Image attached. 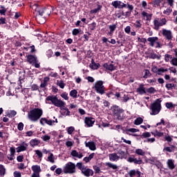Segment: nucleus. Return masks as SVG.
<instances>
[{"mask_svg": "<svg viewBox=\"0 0 177 177\" xmlns=\"http://www.w3.org/2000/svg\"><path fill=\"white\" fill-rule=\"evenodd\" d=\"M34 9L35 12L36 14V19L39 23L41 24H44L45 23L46 19L45 17L42 16H49L50 15V11L48 8H41L37 4H35L32 7Z\"/></svg>", "mask_w": 177, "mask_h": 177, "instance_id": "f257e3e1", "label": "nucleus"}, {"mask_svg": "<svg viewBox=\"0 0 177 177\" xmlns=\"http://www.w3.org/2000/svg\"><path fill=\"white\" fill-rule=\"evenodd\" d=\"M44 111H42L41 109L35 108L28 113V118L30 120V121L37 122V121H38V120L42 117Z\"/></svg>", "mask_w": 177, "mask_h": 177, "instance_id": "f03ea898", "label": "nucleus"}, {"mask_svg": "<svg viewBox=\"0 0 177 177\" xmlns=\"http://www.w3.org/2000/svg\"><path fill=\"white\" fill-rule=\"evenodd\" d=\"M149 109L151 115H157L161 111V100L157 99L153 103L151 104Z\"/></svg>", "mask_w": 177, "mask_h": 177, "instance_id": "7ed1b4c3", "label": "nucleus"}, {"mask_svg": "<svg viewBox=\"0 0 177 177\" xmlns=\"http://www.w3.org/2000/svg\"><path fill=\"white\" fill-rule=\"evenodd\" d=\"M77 168L82 171V174L84 175V176L89 177L93 176V170L88 168V167L84 165L82 162H77L76 164Z\"/></svg>", "mask_w": 177, "mask_h": 177, "instance_id": "20e7f679", "label": "nucleus"}, {"mask_svg": "<svg viewBox=\"0 0 177 177\" xmlns=\"http://www.w3.org/2000/svg\"><path fill=\"white\" fill-rule=\"evenodd\" d=\"M46 100H47L48 102H51V103L54 104V106H55L56 107H63L66 105V103H64V102L57 99V97L55 95L48 96Z\"/></svg>", "mask_w": 177, "mask_h": 177, "instance_id": "39448f33", "label": "nucleus"}, {"mask_svg": "<svg viewBox=\"0 0 177 177\" xmlns=\"http://www.w3.org/2000/svg\"><path fill=\"white\" fill-rule=\"evenodd\" d=\"M112 113L113 114V117L117 120H124V110L121 109V108H120L118 106L114 105L112 107Z\"/></svg>", "mask_w": 177, "mask_h": 177, "instance_id": "423d86ee", "label": "nucleus"}, {"mask_svg": "<svg viewBox=\"0 0 177 177\" xmlns=\"http://www.w3.org/2000/svg\"><path fill=\"white\" fill-rule=\"evenodd\" d=\"M76 167L75 164L72 162H68L65 165L63 168L64 174H70L71 175L73 174H75L76 172Z\"/></svg>", "mask_w": 177, "mask_h": 177, "instance_id": "0eeeda50", "label": "nucleus"}, {"mask_svg": "<svg viewBox=\"0 0 177 177\" xmlns=\"http://www.w3.org/2000/svg\"><path fill=\"white\" fill-rule=\"evenodd\" d=\"M166 24L167 19L165 18H156L153 20L154 30H156V31L160 30V27H162V26H165Z\"/></svg>", "mask_w": 177, "mask_h": 177, "instance_id": "6e6552de", "label": "nucleus"}, {"mask_svg": "<svg viewBox=\"0 0 177 177\" xmlns=\"http://www.w3.org/2000/svg\"><path fill=\"white\" fill-rule=\"evenodd\" d=\"M95 89L97 93H100V95H104L105 88L103 86V82L102 81H98L95 84Z\"/></svg>", "mask_w": 177, "mask_h": 177, "instance_id": "1a4fd4ad", "label": "nucleus"}, {"mask_svg": "<svg viewBox=\"0 0 177 177\" xmlns=\"http://www.w3.org/2000/svg\"><path fill=\"white\" fill-rule=\"evenodd\" d=\"M111 5L117 9H122L123 8H127V4L122 3V1H115L112 2Z\"/></svg>", "mask_w": 177, "mask_h": 177, "instance_id": "9d476101", "label": "nucleus"}, {"mask_svg": "<svg viewBox=\"0 0 177 177\" xmlns=\"http://www.w3.org/2000/svg\"><path fill=\"white\" fill-rule=\"evenodd\" d=\"M127 161L129 162H133L134 164H137L138 165H140V164H143V160L140 158H138V159H136L135 157H129L127 158Z\"/></svg>", "mask_w": 177, "mask_h": 177, "instance_id": "9b49d317", "label": "nucleus"}, {"mask_svg": "<svg viewBox=\"0 0 177 177\" xmlns=\"http://www.w3.org/2000/svg\"><path fill=\"white\" fill-rule=\"evenodd\" d=\"M84 124L88 127H93V124H95V118H85Z\"/></svg>", "mask_w": 177, "mask_h": 177, "instance_id": "f8f14e48", "label": "nucleus"}, {"mask_svg": "<svg viewBox=\"0 0 177 177\" xmlns=\"http://www.w3.org/2000/svg\"><path fill=\"white\" fill-rule=\"evenodd\" d=\"M40 124L41 125H45V124H47V125H50L52 127V125L55 124V120H48L46 118H41L40 120Z\"/></svg>", "mask_w": 177, "mask_h": 177, "instance_id": "ddd939ff", "label": "nucleus"}, {"mask_svg": "<svg viewBox=\"0 0 177 177\" xmlns=\"http://www.w3.org/2000/svg\"><path fill=\"white\" fill-rule=\"evenodd\" d=\"M32 171H33L34 173L32 174L31 177H33L35 175L39 176V173L41 172V167L39 165H33L32 167Z\"/></svg>", "mask_w": 177, "mask_h": 177, "instance_id": "4468645a", "label": "nucleus"}, {"mask_svg": "<svg viewBox=\"0 0 177 177\" xmlns=\"http://www.w3.org/2000/svg\"><path fill=\"white\" fill-rule=\"evenodd\" d=\"M109 157L110 161H113L115 162H117V161L120 160V156H118V154H117L116 153H109Z\"/></svg>", "mask_w": 177, "mask_h": 177, "instance_id": "2eb2a0df", "label": "nucleus"}, {"mask_svg": "<svg viewBox=\"0 0 177 177\" xmlns=\"http://www.w3.org/2000/svg\"><path fill=\"white\" fill-rule=\"evenodd\" d=\"M27 62H28L30 64H34V63H38V59H37V56L30 55L27 56Z\"/></svg>", "mask_w": 177, "mask_h": 177, "instance_id": "dca6fc26", "label": "nucleus"}, {"mask_svg": "<svg viewBox=\"0 0 177 177\" xmlns=\"http://www.w3.org/2000/svg\"><path fill=\"white\" fill-rule=\"evenodd\" d=\"M162 35H164L167 39H172V32H171V30L163 29Z\"/></svg>", "mask_w": 177, "mask_h": 177, "instance_id": "f3484780", "label": "nucleus"}, {"mask_svg": "<svg viewBox=\"0 0 177 177\" xmlns=\"http://www.w3.org/2000/svg\"><path fill=\"white\" fill-rule=\"evenodd\" d=\"M71 154L73 157H76V158H82L84 157L82 152H78L77 150H73Z\"/></svg>", "mask_w": 177, "mask_h": 177, "instance_id": "a211bd4d", "label": "nucleus"}, {"mask_svg": "<svg viewBox=\"0 0 177 177\" xmlns=\"http://www.w3.org/2000/svg\"><path fill=\"white\" fill-rule=\"evenodd\" d=\"M148 42H149L150 46H154V44L158 41V37H149L147 39Z\"/></svg>", "mask_w": 177, "mask_h": 177, "instance_id": "6ab92c4d", "label": "nucleus"}, {"mask_svg": "<svg viewBox=\"0 0 177 177\" xmlns=\"http://www.w3.org/2000/svg\"><path fill=\"white\" fill-rule=\"evenodd\" d=\"M129 174L130 177H140V171H136L135 169L131 170Z\"/></svg>", "mask_w": 177, "mask_h": 177, "instance_id": "aec40b11", "label": "nucleus"}, {"mask_svg": "<svg viewBox=\"0 0 177 177\" xmlns=\"http://www.w3.org/2000/svg\"><path fill=\"white\" fill-rule=\"evenodd\" d=\"M141 15L142 16L143 19L147 21H150V20H151V16H153L152 14H149L145 11L141 13Z\"/></svg>", "mask_w": 177, "mask_h": 177, "instance_id": "412c9836", "label": "nucleus"}, {"mask_svg": "<svg viewBox=\"0 0 177 177\" xmlns=\"http://www.w3.org/2000/svg\"><path fill=\"white\" fill-rule=\"evenodd\" d=\"M86 147H88L90 150H96V145H95V142H85Z\"/></svg>", "mask_w": 177, "mask_h": 177, "instance_id": "4be33fe9", "label": "nucleus"}, {"mask_svg": "<svg viewBox=\"0 0 177 177\" xmlns=\"http://www.w3.org/2000/svg\"><path fill=\"white\" fill-rule=\"evenodd\" d=\"M137 92L140 94V95H145V93H146L147 90L145 88V86H143V84H140L139 86V87L137 88Z\"/></svg>", "mask_w": 177, "mask_h": 177, "instance_id": "5701e85b", "label": "nucleus"}, {"mask_svg": "<svg viewBox=\"0 0 177 177\" xmlns=\"http://www.w3.org/2000/svg\"><path fill=\"white\" fill-rule=\"evenodd\" d=\"M103 67H104V68H106V70H109V71H114V70H115V67L114 65L112 64H104L103 65Z\"/></svg>", "mask_w": 177, "mask_h": 177, "instance_id": "b1692460", "label": "nucleus"}, {"mask_svg": "<svg viewBox=\"0 0 177 177\" xmlns=\"http://www.w3.org/2000/svg\"><path fill=\"white\" fill-rule=\"evenodd\" d=\"M100 67V64H96L95 62V59L91 60V64H90V68H92L93 70H97Z\"/></svg>", "mask_w": 177, "mask_h": 177, "instance_id": "393cba45", "label": "nucleus"}, {"mask_svg": "<svg viewBox=\"0 0 177 177\" xmlns=\"http://www.w3.org/2000/svg\"><path fill=\"white\" fill-rule=\"evenodd\" d=\"M118 153L120 155V160H127V153H125V151L120 149L118 152Z\"/></svg>", "mask_w": 177, "mask_h": 177, "instance_id": "a878e982", "label": "nucleus"}, {"mask_svg": "<svg viewBox=\"0 0 177 177\" xmlns=\"http://www.w3.org/2000/svg\"><path fill=\"white\" fill-rule=\"evenodd\" d=\"M168 167L169 169H174L175 168V164L174 163V161L172 159H169L167 162Z\"/></svg>", "mask_w": 177, "mask_h": 177, "instance_id": "bb28decb", "label": "nucleus"}, {"mask_svg": "<svg viewBox=\"0 0 177 177\" xmlns=\"http://www.w3.org/2000/svg\"><path fill=\"white\" fill-rule=\"evenodd\" d=\"M27 144H25L24 145H21L20 147H18L17 148V153H20L21 151H25V150H27Z\"/></svg>", "mask_w": 177, "mask_h": 177, "instance_id": "cd10ccee", "label": "nucleus"}, {"mask_svg": "<svg viewBox=\"0 0 177 177\" xmlns=\"http://www.w3.org/2000/svg\"><path fill=\"white\" fill-rule=\"evenodd\" d=\"M105 165L106 167H108V168H111L112 169H117L118 168V166H117V165H114L111 162H106Z\"/></svg>", "mask_w": 177, "mask_h": 177, "instance_id": "c85d7f7f", "label": "nucleus"}, {"mask_svg": "<svg viewBox=\"0 0 177 177\" xmlns=\"http://www.w3.org/2000/svg\"><path fill=\"white\" fill-rule=\"evenodd\" d=\"M47 161H49L51 164H55V156H53V153H50L47 158Z\"/></svg>", "mask_w": 177, "mask_h": 177, "instance_id": "c756f323", "label": "nucleus"}, {"mask_svg": "<svg viewBox=\"0 0 177 177\" xmlns=\"http://www.w3.org/2000/svg\"><path fill=\"white\" fill-rule=\"evenodd\" d=\"M100 10H102V6L98 5L97 6V8L95 9H93L91 10V13L93 14V13H99V12H100Z\"/></svg>", "mask_w": 177, "mask_h": 177, "instance_id": "7c9ffc66", "label": "nucleus"}, {"mask_svg": "<svg viewBox=\"0 0 177 177\" xmlns=\"http://www.w3.org/2000/svg\"><path fill=\"white\" fill-rule=\"evenodd\" d=\"M5 174H6V169L3 165H0V176H5Z\"/></svg>", "mask_w": 177, "mask_h": 177, "instance_id": "2f4dec72", "label": "nucleus"}, {"mask_svg": "<svg viewBox=\"0 0 177 177\" xmlns=\"http://www.w3.org/2000/svg\"><path fill=\"white\" fill-rule=\"evenodd\" d=\"M149 59H157L158 60H160V55L154 53H151V54H149Z\"/></svg>", "mask_w": 177, "mask_h": 177, "instance_id": "473e14b6", "label": "nucleus"}, {"mask_svg": "<svg viewBox=\"0 0 177 177\" xmlns=\"http://www.w3.org/2000/svg\"><path fill=\"white\" fill-rule=\"evenodd\" d=\"M135 153L136 154H138V156H145V154H146V152H145L142 149H137Z\"/></svg>", "mask_w": 177, "mask_h": 177, "instance_id": "72a5a7b5", "label": "nucleus"}, {"mask_svg": "<svg viewBox=\"0 0 177 177\" xmlns=\"http://www.w3.org/2000/svg\"><path fill=\"white\" fill-rule=\"evenodd\" d=\"M143 122V118H138L135 120L134 121V124L135 125H140Z\"/></svg>", "mask_w": 177, "mask_h": 177, "instance_id": "f704fd0d", "label": "nucleus"}, {"mask_svg": "<svg viewBox=\"0 0 177 177\" xmlns=\"http://www.w3.org/2000/svg\"><path fill=\"white\" fill-rule=\"evenodd\" d=\"M38 145H39V141L37 140H32L30 141V145L32 146V147H35V146H38Z\"/></svg>", "mask_w": 177, "mask_h": 177, "instance_id": "c9c22d12", "label": "nucleus"}, {"mask_svg": "<svg viewBox=\"0 0 177 177\" xmlns=\"http://www.w3.org/2000/svg\"><path fill=\"white\" fill-rule=\"evenodd\" d=\"M57 84L58 85V86H59V88H61V89H64V86H66V84L62 80L57 81Z\"/></svg>", "mask_w": 177, "mask_h": 177, "instance_id": "e433bc0d", "label": "nucleus"}, {"mask_svg": "<svg viewBox=\"0 0 177 177\" xmlns=\"http://www.w3.org/2000/svg\"><path fill=\"white\" fill-rule=\"evenodd\" d=\"M167 71H168V69H164V68H160L159 69H158V73L157 74H158V75H162V73H167Z\"/></svg>", "mask_w": 177, "mask_h": 177, "instance_id": "4c0bfd02", "label": "nucleus"}, {"mask_svg": "<svg viewBox=\"0 0 177 177\" xmlns=\"http://www.w3.org/2000/svg\"><path fill=\"white\" fill-rule=\"evenodd\" d=\"M77 93H78V92L77 91V90L74 89L70 92L69 95H70V96H71V97L75 98V97H77Z\"/></svg>", "mask_w": 177, "mask_h": 177, "instance_id": "58836bf2", "label": "nucleus"}, {"mask_svg": "<svg viewBox=\"0 0 177 177\" xmlns=\"http://www.w3.org/2000/svg\"><path fill=\"white\" fill-rule=\"evenodd\" d=\"M139 130L136 129H128L126 130V133H127V135H129V132H131L132 133H135V132H138Z\"/></svg>", "mask_w": 177, "mask_h": 177, "instance_id": "ea45409f", "label": "nucleus"}, {"mask_svg": "<svg viewBox=\"0 0 177 177\" xmlns=\"http://www.w3.org/2000/svg\"><path fill=\"white\" fill-rule=\"evenodd\" d=\"M152 133L154 135V136H158V138H161V136H164V133H161L157 130Z\"/></svg>", "mask_w": 177, "mask_h": 177, "instance_id": "a19ab883", "label": "nucleus"}, {"mask_svg": "<svg viewBox=\"0 0 177 177\" xmlns=\"http://www.w3.org/2000/svg\"><path fill=\"white\" fill-rule=\"evenodd\" d=\"M116 28H117V25H115V24L110 25L109 26L110 32L111 33L114 32V31H115Z\"/></svg>", "mask_w": 177, "mask_h": 177, "instance_id": "79ce46f5", "label": "nucleus"}, {"mask_svg": "<svg viewBox=\"0 0 177 177\" xmlns=\"http://www.w3.org/2000/svg\"><path fill=\"white\" fill-rule=\"evenodd\" d=\"M174 149H175L174 146L172 147H167L164 149L166 151H168L169 153H172L174 151Z\"/></svg>", "mask_w": 177, "mask_h": 177, "instance_id": "37998d69", "label": "nucleus"}, {"mask_svg": "<svg viewBox=\"0 0 177 177\" xmlns=\"http://www.w3.org/2000/svg\"><path fill=\"white\" fill-rule=\"evenodd\" d=\"M165 87L167 88V89H168V91L172 89L173 88H175V84H167L165 85Z\"/></svg>", "mask_w": 177, "mask_h": 177, "instance_id": "c03bdc74", "label": "nucleus"}, {"mask_svg": "<svg viewBox=\"0 0 177 177\" xmlns=\"http://www.w3.org/2000/svg\"><path fill=\"white\" fill-rule=\"evenodd\" d=\"M147 92H148V93H156V91L153 87H150L147 89Z\"/></svg>", "mask_w": 177, "mask_h": 177, "instance_id": "a18cd8bd", "label": "nucleus"}, {"mask_svg": "<svg viewBox=\"0 0 177 177\" xmlns=\"http://www.w3.org/2000/svg\"><path fill=\"white\" fill-rule=\"evenodd\" d=\"M75 131V129L73 127H70L68 128L67 131L68 135H71Z\"/></svg>", "mask_w": 177, "mask_h": 177, "instance_id": "49530a36", "label": "nucleus"}, {"mask_svg": "<svg viewBox=\"0 0 177 177\" xmlns=\"http://www.w3.org/2000/svg\"><path fill=\"white\" fill-rule=\"evenodd\" d=\"M16 114H17V113L16 112V111H10V113H8V117H15V115H16Z\"/></svg>", "mask_w": 177, "mask_h": 177, "instance_id": "de8ad7c7", "label": "nucleus"}, {"mask_svg": "<svg viewBox=\"0 0 177 177\" xmlns=\"http://www.w3.org/2000/svg\"><path fill=\"white\" fill-rule=\"evenodd\" d=\"M46 56H48V58L52 57V56H53V51H52V50H47Z\"/></svg>", "mask_w": 177, "mask_h": 177, "instance_id": "09e8293b", "label": "nucleus"}, {"mask_svg": "<svg viewBox=\"0 0 177 177\" xmlns=\"http://www.w3.org/2000/svg\"><path fill=\"white\" fill-rule=\"evenodd\" d=\"M170 59H172V55H169V54H166L165 55V62H169Z\"/></svg>", "mask_w": 177, "mask_h": 177, "instance_id": "8fccbe9b", "label": "nucleus"}, {"mask_svg": "<svg viewBox=\"0 0 177 177\" xmlns=\"http://www.w3.org/2000/svg\"><path fill=\"white\" fill-rule=\"evenodd\" d=\"M122 16H125V17H129V16H131V11L122 12Z\"/></svg>", "mask_w": 177, "mask_h": 177, "instance_id": "3c124183", "label": "nucleus"}, {"mask_svg": "<svg viewBox=\"0 0 177 177\" xmlns=\"http://www.w3.org/2000/svg\"><path fill=\"white\" fill-rule=\"evenodd\" d=\"M171 64L173 66H177V58L176 57L171 58Z\"/></svg>", "mask_w": 177, "mask_h": 177, "instance_id": "603ef678", "label": "nucleus"}, {"mask_svg": "<svg viewBox=\"0 0 177 177\" xmlns=\"http://www.w3.org/2000/svg\"><path fill=\"white\" fill-rule=\"evenodd\" d=\"M64 110H65V111L62 113V115H70V110H68V109L64 108Z\"/></svg>", "mask_w": 177, "mask_h": 177, "instance_id": "864d4df0", "label": "nucleus"}, {"mask_svg": "<svg viewBox=\"0 0 177 177\" xmlns=\"http://www.w3.org/2000/svg\"><path fill=\"white\" fill-rule=\"evenodd\" d=\"M61 96L65 100H68V94L67 93H63Z\"/></svg>", "mask_w": 177, "mask_h": 177, "instance_id": "5fc2aeb1", "label": "nucleus"}, {"mask_svg": "<svg viewBox=\"0 0 177 177\" xmlns=\"http://www.w3.org/2000/svg\"><path fill=\"white\" fill-rule=\"evenodd\" d=\"M93 169L95 172V174H100V167L97 166H93Z\"/></svg>", "mask_w": 177, "mask_h": 177, "instance_id": "6e6d98bb", "label": "nucleus"}, {"mask_svg": "<svg viewBox=\"0 0 177 177\" xmlns=\"http://www.w3.org/2000/svg\"><path fill=\"white\" fill-rule=\"evenodd\" d=\"M35 153H36L37 156H38L39 158H42L43 154H42V152L41 151L36 150Z\"/></svg>", "mask_w": 177, "mask_h": 177, "instance_id": "4d7b16f0", "label": "nucleus"}, {"mask_svg": "<svg viewBox=\"0 0 177 177\" xmlns=\"http://www.w3.org/2000/svg\"><path fill=\"white\" fill-rule=\"evenodd\" d=\"M41 139L43 140H44V142H47V140H50V136H44L43 137H41Z\"/></svg>", "mask_w": 177, "mask_h": 177, "instance_id": "13d9d810", "label": "nucleus"}, {"mask_svg": "<svg viewBox=\"0 0 177 177\" xmlns=\"http://www.w3.org/2000/svg\"><path fill=\"white\" fill-rule=\"evenodd\" d=\"M23 128H24V124L22 122L19 123L18 124L19 131H23Z\"/></svg>", "mask_w": 177, "mask_h": 177, "instance_id": "bf43d9fd", "label": "nucleus"}, {"mask_svg": "<svg viewBox=\"0 0 177 177\" xmlns=\"http://www.w3.org/2000/svg\"><path fill=\"white\" fill-rule=\"evenodd\" d=\"M171 12H172V10H171L170 8H167L166 10H165L163 12L164 15H171Z\"/></svg>", "mask_w": 177, "mask_h": 177, "instance_id": "052dcab7", "label": "nucleus"}, {"mask_svg": "<svg viewBox=\"0 0 177 177\" xmlns=\"http://www.w3.org/2000/svg\"><path fill=\"white\" fill-rule=\"evenodd\" d=\"M0 24H6V19L3 17L0 18Z\"/></svg>", "mask_w": 177, "mask_h": 177, "instance_id": "680f3d73", "label": "nucleus"}, {"mask_svg": "<svg viewBox=\"0 0 177 177\" xmlns=\"http://www.w3.org/2000/svg\"><path fill=\"white\" fill-rule=\"evenodd\" d=\"M14 176L15 177H21V173H20V171H15Z\"/></svg>", "mask_w": 177, "mask_h": 177, "instance_id": "e2e57ef3", "label": "nucleus"}, {"mask_svg": "<svg viewBox=\"0 0 177 177\" xmlns=\"http://www.w3.org/2000/svg\"><path fill=\"white\" fill-rule=\"evenodd\" d=\"M62 172V168H57L55 169V174H57V175H60Z\"/></svg>", "mask_w": 177, "mask_h": 177, "instance_id": "0e129e2a", "label": "nucleus"}, {"mask_svg": "<svg viewBox=\"0 0 177 177\" xmlns=\"http://www.w3.org/2000/svg\"><path fill=\"white\" fill-rule=\"evenodd\" d=\"M143 138H150L151 134L149 132H145L142 133Z\"/></svg>", "mask_w": 177, "mask_h": 177, "instance_id": "69168bd1", "label": "nucleus"}, {"mask_svg": "<svg viewBox=\"0 0 177 177\" xmlns=\"http://www.w3.org/2000/svg\"><path fill=\"white\" fill-rule=\"evenodd\" d=\"M149 76H150V71L145 70V75H144V78H147Z\"/></svg>", "mask_w": 177, "mask_h": 177, "instance_id": "338daca9", "label": "nucleus"}, {"mask_svg": "<svg viewBox=\"0 0 177 177\" xmlns=\"http://www.w3.org/2000/svg\"><path fill=\"white\" fill-rule=\"evenodd\" d=\"M72 32H73V35H77V34H80V30L74 29Z\"/></svg>", "mask_w": 177, "mask_h": 177, "instance_id": "774afa93", "label": "nucleus"}]
</instances>
